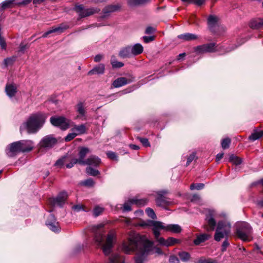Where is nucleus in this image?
<instances>
[{
  "instance_id": "nucleus-28",
  "label": "nucleus",
  "mask_w": 263,
  "mask_h": 263,
  "mask_svg": "<svg viewBox=\"0 0 263 263\" xmlns=\"http://www.w3.org/2000/svg\"><path fill=\"white\" fill-rule=\"evenodd\" d=\"M164 230L170 231L174 233H179L181 232L182 229L181 227L177 224H171L166 226H164Z\"/></svg>"
},
{
  "instance_id": "nucleus-19",
  "label": "nucleus",
  "mask_w": 263,
  "mask_h": 263,
  "mask_svg": "<svg viewBox=\"0 0 263 263\" xmlns=\"http://www.w3.org/2000/svg\"><path fill=\"white\" fill-rule=\"evenodd\" d=\"M158 242L162 246L169 247L173 246L175 243H179L180 240L174 237H169L167 240H165L163 237H161L159 239Z\"/></svg>"
},
{
  "instance_id": "nucleus-31",
  "label": "nucleus",
  "mask_w": 263,
  "mask_h": 263,
  "mask_svg": "<svg viewBox=\"0 0 263 263\" xmlns=\"http://www.w3.org/2000/svg\"><path fill=\"white\" fill-rule=\"evenodd\" d=\"M178 38L184 41H190L197 39L198 36L195 34L186 33L179 35Z\"/></svg>"
},
{
  "instance_id": "nucleus-60",
  "label": "nucleus",
  "mask_w": 263,
  "mask_h": 263,
  "mask_svg": "<svg viewBox=\"0 0 263 263\" xmlns=\"http://www.w3.org/2000/svg\"><path fill=\"white\" fill-rule=\"evenodd\" d=\"M66 162V158H63L61 159H59L57 161V162L55 163V165L58 166H61L63 165H64V163Z\"/></svg>"
},
{
  "instance_id": "nucleus-29",
  "label": "nucleus",
  "mask_w": 263,
  "mask_h": 263,
  "mask_svg": "<svg viewBox=\"0 0 263 263\" xmlns=\"http://www.w3.org/2000/svg\"><path fill=\"white\" fill-rule=\"evenodd\" d=\"M250 27L255 29L261 28L263 27V18H258L252 20L250 23Z\"/></svg>"
},
{
  "instance_id": "nucleus-49",
  "label": "nucleus",
  "mask_w": 263,
  "mask_h": 263,
  "mask_svg": "<svg viewBox=\"0 0 263 263\" xmlns=\"http://www.w3.org/2000/svg\"><path fill=\"white\" fill-rule=\"evenodd\" d=\"M129 201H130V200H129ZM132 203L129 202H125L124 203V205H123V211L124 212H128V211H130L132 210V209H131V204Z\"/></svg>"
},
{
  "instance_id": "nucleus-20",
  "label": "nucleus",
  "mask_w": 263,
  "mask_h": 263,
  "mask_svg": "<svg viewBox=\"0 0 263 263\" xmlns=\"http://www.w3.org/2000/svg\"><path fill=\"white\" fill-rule=\"evenodd\" d=\"M121 6L119 4L110 5L105 7L103 10V17L108 16L110 13L119 10Z\"/></svg>"
},
{
  "instance_id": "nucleus-36",
  "label": "nucleus",
  "mask_w": 263,
  "mask_h": 263,
  "mask_svg": "<svg viewBox=\"0 0 263 263\" xmlns=\"http://www.w3.org/2000/svg\"><path fill=\"white\" fill-rule=\"evenodd\" d=\"M151 0H128V4L130 6L144 5L150 2Z\"/></svg>"
},
{
  "instance_id": "nucleus-48",
  "label": "nucleus",
  "mask_w": 263,
  "mask_h": 263,
  "mask_svg": "<svg viewBox=\"0 0 263 263\" xmlns=\"http://www.w3.org/2000/svg\"><path fill=\"white\" fill-rule=\"evenodd\" d=\"M111 64L114 68H120L124 66V64L122 62L117 61H111Z\"/></svg>"
},
{
  "instance_id": "nucleus-39",
  "label": "nucleus",
  "mask_w": 263,
  "mask_h": 263,
  "mask_svg": "<svg viewBox=\"0 0 263 263\" xmlns=\"http://www.w3.org/2000/svg\"><path fill=\"white\" fill-rule=\"evenodd\" d=\"M16 56H12L10 58H7L4 60V64L6 67H7L9 65H12L16 60Z\"/></svg>"
},
{
  "instance_id": "nucleus-6",
  "label": "nucleus",
  "mask_w": 263,
  "mask_h": 263,
  "mask_svg": "<svg viewBox=\"0 0 263 263\" xmlns=\"http://www.w3.org/2000/svg\"><path fill=\"white\" fill-rule=\"evenodd\" d=\"M218 217V214L214 210H209L206 214L205 224L203 228L206 232H211L214 230L216 224V219Z\"/></svg>"
},
{
  "instance_id": "nucleus-4",
  "label": "nucleus",
  "mask_w": 263,
  "mask_h": 263,
  "mask_svg": "<svg viewBox=\"0 0 263 263\" xmlns=\"http://www.w3.org/2000/svg\"><path fill=\"white\" fill-rule=\"evenodd\" d=\"M252 228L247 222H239L236 224V234L242 240L250 241L252 238Z\"/></svg>"
},
{
  "instance_id": "nucleus-58",
  "label": "nucleus",
  "mask_w": 263,
  "mask_h": 263,
  "mask_svg": "<svg viewBox=\"0 0 263 263\" xmlns=\"http://www.w3.org/2000/svg\"><path fill=\"white\" fill-rule=\"evenodd\" d=\"M191 1L192 3H193L198 6H202L205 2V0H192Z\"/></svg>"
},
{
  "instance_id": "nucleus-62",
  "label": "nucleus",
  "mask_w": 263,
  "mask_h": 263,
  "mask_svg": "<svg viewBox=\"0 0 263 263\" xmlns=\"http://www.w3.org/2000/svg\"><path fill=\"white\" fill-rule=\"evenodd\" d=\"M196 263H209V258L206 259L204 257H201Z\"/></svg>"
},
{
  "instance_id": "nucleus-43",
  "label": "nucleus",
  "mask_w": 263,
  "mask_h": 263,
  "mask_svg": "<svg viewBox=\"0 0 263 263\" xmlns=\"http://www.w3.org/2000/svg\"><path fill=\"white\" fill-rule=\"evenodd\" d=\"M145 212L148 215V217H151V218L155 219L156 218V215L154 211V210L150 208H148L146 209Z\"/></svg>"
},
{
  "instance_id": "nucleus-23",
  "label": "nucleus",
  "mask_w": 263,
  "mask_h": 263,
  "mask_svg": "<svg viewBox=\"0 0 263 263\" xmlns=\"http://www.w3.org/2000/svg\"><path fill=\"white\" fill-rule=\"evenodd\" d=\"M105 65L103 64H100L95 66L91 70L88 72V75L102 74L104 73Z\"/></svg>"
},
{
  "instance_id": "nucleus-24",
  "label": "nucleus",
  "mask_w": 263,
  "mask_h": 263,
  "mask_svg": "<svg viewBox=\"0 0 263 263\" xmlns=\"http://www.w3.org/2000/svg\"><path fill=\"white\" fill-rule=\"evenodd\" d=\"M132 81L125 77H120L115 80L112 83V86L115 88L120 87L125 85Z\"/></svg>"
},
{
  "instance_id": "nucleus-22",
  "label": "nucleus",
  "mask_w": 263,
  "mask_h": 263,
  "mask_svg": "<svg viewBox=\"0 0 263 263\" xmlns=\"http://www.w3.org/2000/svg\"><path fill=\"white\" fill-rule=\"evenodd\" d=\"M73 127L71 128V131L76 133L77 135H81L84 134L86 133L87 128L84 124L80 125H71Z\"/></svg>"
},
{
  "instance_id": "nucleus-34",
  "label": "nucleus",
  "mask_w": 263,
  "mask_h": 263,
  "mask_svg": "<svg viewBox=\"0 0 263 263\" xmlns=\"http://www.w3.org/2000/svg\"><path fill=\"white\" fill-rule=\"evenodd\" d=\"M108 263H123V258L119 254H112L109 257Z\"/></svg>"
},
{
  "instance_id": "nucleus-53",
  "label": "nucleus",
  "mask_w": 263,
  "mask_h": 263,
  "mask_svg": "<svg viewBox=\"0 0 263 263\" xmlns=\"http://www.w3.org/2000/svg\"><path fill=\"white\" fill-rule=\"evenodd\" d=\"M139 140L141 142V143L145 146H149L150 144L148 142V140L146 138H139Z\"/></svg>"
},
{
  "instance_id": "nucleus-47",
  "label": "nucleus",
  "mask_w": 263,
  "mask_h": 263,
  "mask_svg": "<svg viewBox=\"0 0 263 263\" xmlns=\"http://www.w3.org/2000/svg\"><path fill=\"white\" fill-rule=\"evenodd\" d=\"M77 134L75 132H72L70 133H69L64 138L65 141H70L73 139H74L76 136Z\"/></svg>"
},
{
  "instance_id": "nucleus-7",
  "label": "nucleus",
  "mask_w": 263,
  "mask_h": 263,
  "mask_svg": "<svg viewBox=\"0 0 263 263\" xmlns=\"http://www.w3.org/2000/svg\"><path fill=\"white\" fill-rule=\"evenodd\" d=\"M52 125L60 128L62 130L67 129L70 126L71 121L63 116H52L50 119Z\"/></svg>"
},
{
  "instance_id": "nucleus-1",
  "label": "nucleus",
  "mask_w": 263,
  "mask_h": 263,
  "mask_svg": "<svg viewBox=\"0 0 263 263\" xmlns=\"http://www.w3.org/2000/svg\"><path fill=\"white\" fill-rule=\"evenodd\" d=\"M153 245V242L148 240L146 236L131 232L129 234L128 242L123 243V250L126 254L136 252L135 263H143Z\"/></svg>"
},
{
  "instance_id": "nucleus-64",
  "label": "nucleus",
  "mask_w": 263,
  "mask_h": 263,
  "mask_svg": "<svg viewBox=\"0 0 263 263\" xmlns=\"http://www.w3.org/2000/svg\"><path fill=\"white\" fill-rule=\"evenodd\" d=\"M72 209L77 211H80L83 210V208L81 205H76L72 206Z\"/></svg>"
},
{
  "instance_id": "nucleus-21",
  "label": "nucleus",
  "mask_w": 263,
  "mask_h": 263,
  "mask_svg": "<svg viewBox=\"0 0 263 263\" xmlns=\"http://www.w3.org/2000/svg\"><path fill=\"white\" fill-rule=\"evenodd\" d=\"M21 153L29 152L32 149V143L30 141H18Z\"/></svg>"
},
{
  "instance_id": "nucleus-59",
  "label": "nucleus",
  "mask_w": 263,
  "mask_h": 263,
  "mask_svg": "<svg viewBox=\"0 0 263 263\" xmlns=\"http://www.w3.org/2000/svg\"><path fill=\"white\" fill-rule=\"evenodd\" d=\"M156 31V29L151 26L147 27L145 31V33L147 34H152Z\"/></svg>"
},
{
  "instance_id": "nucleus-63",
  "label": "nucleus",
  "mask_w": 263,
  "mask_h": 263,
  "mask_svg": "<svg viewBox=\"0 0 263 263\" xmlns=\"http://www.w3.org/2000/svg\"><path fill=\"white\" fill-rule=\"evenodd\" d=\"M103 59V55L101 54L96 55L94 58V61L96 62H99Z\"/></svg>"
},
{
  "instance_id": "nucleus-54",
  "label": "nucleus",
  "mask_w": 263,
  "mask_h": 263,
  "mask_svg": "<svg viewBox=\"0 0 263 263\" xmlns=\"http://www.w3.org/2000/svg\"><path fill=\"white\" fill-rule=\"evenodd\" d=\"M83 184L86 186H92L94 184V181L92 179L90 178L85 180Z\"/></svg>"
},
{
  "instance_id": "nucleus-9",
  "label": "nucleus",
  "mask_w": 263,
  "mask_h": 263,
  "mask_svg": "<svg viewBox=\"0 0 263 263\" xmlns=\"http://www.w3.org/2000/svg\"><path fill=\"white\" fill-rule=\"evenodd\" d=\"M74 10L79 14L81 17H85L98 13L100 9L95 8H85L83 5H77L74 7Z\"/></svg>"
},
{
  "instance_id": "nucleus-18",
  "label": "nucleus",
  "mask_w": 263,
  "mask_h": 263,
  "mask_svg": "<svg viewBox=\"0 0 263 263\" xmlns=\"http://www.w3.org/2000/svg\"><path fill=\"white\" fill-rule=\"evenodd\" d=\"M218 17L211 15L208 18V24L209 28L212 32H215V29L217 27H218Z\"/></svg>"
},
{
  "instance_id": "nucleus-35",
  "label": "nucleus",
  "mask_w": 263,
  "mask_h": 263,
  "mask_svg": "<svg viewBox=\"0 0 263 263\" xmlns=\"http://www.w3.org/2000/svg\"><path fill=\"white\" fill-rule=\"evenodd\" d=\"M130 202L132 204H136L138 206H144L146 204L147 200L146 199H138L134 198L130 199Z\"/></svg>"
},
{
  "instance_id": "nucleus-16",
  "label": "nucleus",
  "mask_w": 263,
  "mask_h": 263,
  "mask_svg": "<svg viewBox=\"0 0 263 263\" xmlns=\"http://www.w3.org/2000/svg\"><path fill=\"white\" fill-rule=\"evenodd\" d=\"M90 152V149L86 147H81L79 149V158L77 159L78 163L81 165H85L86 159H85L86 155Z\"/></svg>"
},
{
  "instance_id": "nucleus-12",
  "label": "nucleus",
  "mask_w": 263,
  "mask_h": 263,
  "mask_svg": "<svg viewBox=\"0 0 263 263\" xmlns=\"http://www.w3.org/2000/svg\"><path fill=\"white\" fill-rule=\"evenodd\" d=\"M149 222V224L153 227V231L157 241L158 242L159 239L161 238L159 237L160 234L159 229L164 230V223L160 221L153 220H150Z\"/></svg>"
},
{
  "instance_id": "nucleus-11",
  "label": "nucleus",
  "mask_w": 263,
  "mask_h": 263,
  "mask_svg": "<svg viewBox=\"0 0 263 263\" xmlns=\"http://www.w3.org/2000/svg\"><path fill=\"white\" fill-rule=\"evenodd\" d=\"M57 141L52 135H48L42 139L39 144L42 148H51L57 144Z\"/></svg>"
},
{
  "instance_id": "nucleus-8",
  "label": "nucleus",
  "mask_w": 263,
  "mask_h": 263,
  "mask_svg": "<svg viewBox=\"0 0 263 263\" xmlns=\"http://www.w3.org/2000/svg\"><path fill=\"white\" fill-rule=\"evenodd\" d=\"M222 49H223V47L216 46V44L214 43H209L197 46L195 50L198 53H204L221 51Z\"/></svg>"
},
{
  "instance_id": "nucleus-61",
  "label": "nucleus",
  "mask_w": 263,
  "mask_h": 263,
  "mask_svg": "<svg viewBox=\"0 0 263 263\" xmlns=\"http://www.w3.org/2000/svg\"><path fill=\"white\" fill-rule=\"evenodd\" d=\"M170 263H179V259L175 256H171L169 258Z\"/></svg>"
},
{
  "instance_id": "nucleus-45",
  "label": "nucleus",
  "mask_w": 263,
  "mask_h": 263,
  "mask_svg": "<svg viewBox=\"0 0 263 263\" xmlns=\"http://www.w3.org/2000/svg\"><path fill=\"white\" fill-rule=\"evenodd\" d=\"M231 140L229 138H226L222 140L221 142V146L222 148L226 149L228 148L230 144Z\"/></svg>"
},
{
  "instance_id": "nucleus-25",
  "label": "nucleus",
  "mask_w": 263,
  "mask_h": 263,
  "mask_svg": "<svg viewBox=\"0 0 263 263\" xmlns=\"http://www.w3.org/2000/svg\"><path fill=\"white\" fill-rule=\"evenodd\" d=\"M101 163V159L97 156L91 155L86 159L85 165L98 166Z\"/></svg>"
},
{
  "instance_id": "nucleus-30",
  "label": "nucleus",
  "mask_w": 263,
  "mask_h": 263,
  "mask_svg": "<svg viewBox=\"0 0 263 263\" xmlns=\"http://www.w3.org/2000/svg\"><path fill=\"white\" fill-rule=\"evenodd\" d=\"M5 90L7 95L10 97H14L17 92V88L14 84H7Z\"/></svg>"
},
{
  "instance_id": "nucleus-15",
  "label": "nucleus",
  "mask_w": 263,
  "mask_h": 263,
  "mask_svg": "<svg viewBox=\"0 0 263 263\" xmlns=\"http://www.w3.org/2000/svg\"><path fill=\"white\" fill-rule=\"evenodd\" d=\"M18 141L10 144L6 149V153L9 157H13L21 153Z\"/></svg>"
},
{
  "instance_id": "nucleus-17",
  "label": "nucleus",
  "mask_w": 263,
  "mask_h": 263,
  "mask_svg": "<svg viewBox=\"0 0 263 263\" xmlns=\"http://www.w3.org/2000/svg\"><path fill=\"white\" fill-rule=\"evenodd\" d=\"M69 26L65 24H61L58 27H53L50 30L45 32L42 37L44 38L47 37L50 34L55 32L62 33L64 30H66L69 28Z\"/></svg>"
},
{
  "instance_id": "nucleus-14",
  "label": "nucleus",
  "mask_w": 263,
  "mask_h": 263,
  "mask_svg": "<svg viewBox=\"0 0 263 263\" xmlns=\"http://www.w3.org/2000/svg\"><path fill=\"white\" fill-rule=\"evenodd\" d=\"M46 224L53 232H58L60 231V228L59 223L57 222L56 219L52 214L49 215Z\"/></svg>"
},
{
  "instance_id": "nucleus-50",
  "label": "nucleus",
  "mask_w": 263,
  "mask_h": 263,
  "mask_svg": "<svg viewBox=\"0 0 263 263\" xmlns=\"http://www.w3.org/2000/svg\"><path fill=\"white\" fill-rule=\"evenodd\" d=\"M201 200V199L200 196L197 194L193 195L191 198L192 202H194L196 203H200Z\"/></svg>"
},
{
  "instance_id": "nucleus-5",
  "label": "nucleus",
  "mask_w": 263,
  "mask_h": 263,
  "mask_svg": "<svg viewBox=\"0 0 263 263\" xmlns=\"http://www.w3.org/2000/svg\"><path fill=\"white\" fill-rule=\"evenodd\" d=\"M231 226L230 223L226 220L219 221L214 235V239L219 241L222 238H228L231 232Z\"/></svg>"
},
{
  "instance_id": "nucleus-44",
  "label": "nucleus",
  "mask_w": 263,
  "mask_h": 263,
  "mask_svg": "<svg viewBox=\"0 0 263 263\" xmlns=\"http://www.w3.org/2000/svg\"><path fill=\"white\" fill-rule=\"evenodd\" d=\"M204 186V184L203 183H197V184H192L190 186V189L191 190H193L196 189L197 190H200L203 189Z\"/></svg>"
},
{
  "instance_id": "nucleus-40",
  "label": "nucleus",
  "mask_w": 263,
  "mask_h": 263,
  "mask_svg": "<svg viewBox=\"0 0 263 263\" xmlns=\"http://www.w3.org/2000/svg\"><path fill=\"white\" fill-rule=\"evenodd\" d=\"M86 172L88 175L92 176H96L100 174L99 171L94 169L90 166L87 167L86 168Z\"/></svg>"
},
{
  "instance_id": "nucleus-26",
  "label": "nucleus",
  "mask_w": 263,
  "mask_h": 263,
  "mask_svg": "<svg viewBox=\"0 0 263 263\" xmlns=\"http://www.w3.org/2000/svg\"><path fill=\"white\" fill-rule=\"evenodd\" d=\"M211 235L207 233H203L197 235L196 239L194 240L195 245H199L202 242H204L211 237Z\"/></svg>"
},
{
  "instance_id": "nucleus-33",
  "label": "nucleus",
  "mask_w": 263,
  "mask_h": 263,
  "mask_svg": "<svg viewBox=\"0 0 263 263\" xmlns=\"http://www.w3.org/2000/svg\"><path fill=\"white\" fill-rule=\"evenodd\" d=\"M263 136V130H254L249 136V139L251 141H254Z\"/></svg>"
},
{
  "instance_id": "nucleus-37",
  "label": "nucleus",
  "mask_w": 263,
  "mask_h": 263,
  "mask_svg": "<svg viewBox=\"0 0 263 263\" xmlns=\"http://www.w3.org/2000/svg\"><path fill=\"white\" fill-rule=\"evenodd\" d=\"M76 107L77 112L80 114V116H78L76 119L85 116L86 111L83 104L80 102L77 104Z\"/></svg>"
},
{
  "instance_id": "nucleus-3",
  "label": "nucleus",
  "mask_w": 263,
  "mask_h": 263,
  "mask_svg": "<svg viewBox=\"0 0 263 263\" xmlns=\"http://www.w3.org/2000/svg\"><path fill=\"white\" fill-rule=\"evenodd\" d=\"M45 121V117L43 114H32L20 127V130H26L29 134L36 133L43 126Z\"/></svg>"
},
{
  "instance_id": "nucleus-32",
  "label": "nucleus",
  "mask_w": 263,
  "mask_h": 263,
  "mask_svg": "<svg viewBox=\"0 0 263 263\" xmlns=\"http://www.w3.org/2000/svg\"><path fill=\"white\" fill-rule=\"evenodd\" d=\"M133 55H137L141 54L143 51V47L139 43H137L133 46H130Z\"/></svg>"
},
{
  "instance_id": "nucleus-41",
  "label": "nucleus",
  "mask_w": 263,
  "mask_h": 263,
  "mask_svg": "<svg viewBox=\"0 0 263 263\" xmlns=\"http://www.w3.org/2000/svg\"><path fill=\"white\" fill-rule=\"evenodd\" d=\"M230 161L235 165H239L241 164L242 162L241 159L240 158L234 155H232L231 156H230Z\"/></svg>"
},
{
  "instance_id": "nucleus-27",
  "label": "nucleus",
  "mask_w": 263,
  "mask_h": 263,
  "mask_svg": "<svg viewBox=\"0 0 263 263\" xmlns=\"http://www.w3.org/2000/svg\"><path fill=\"white\" fill-rule=\"evenodd\" d=\"M119 55L122 58H129L133 55L131 48L130 46H128L122 48L119 53Z\"/></svg>"
},
{
  "instance_id": "nucleus-10",
  "label": "nucleus",
  "mask_w": 263,
  "mask_h": 263,
  "mask_svg": "<svg viewBox=\"0 0 263 263\" xmlns=\"http://www.w3.org/2000/svg\"><path fill=\"white\" fill-rule=\"evenodd\" d=\"M167 194L166 191H160L157 192V196L156 198V202L158 206L164 209L171 204V201L166 198L165 195Z\"/></svg>"
},
{
  "instance_id": "nucleus-38",
  "label": "nucleus",
  "mask_w": 263,
  "mask_h": 263,
  "mask_svg": "<svg viewBox=\"0 0 263 263\" xmlns=\"http://www.w3.org/2000/svg\"><path fill=\"white\" fill-rule=\"evenodd\" d=\"M15 0H6L1 4V7L2 9H6L7 8H11L14 5Z\"/></svg>"
},
{
  "instance_id": "nucleus-55",
  "label": "nucleus",
  "mask_w": 263,
  "mask_h": 263,
  "mask_svg": "<svg viewBox=\"0 0 263 263\" xmlns=\"http://www.w3.org/2000/svg\"><path fill=\"white\" fill-rule=\"evenodd\" d=\"M76 160H77L76 158L72 159L70 163L66 164V167L69 168H71L73 166L74 164L78 163V161H77Z\"/></svg>"
},
{
  "instance_id": "nucleus-56",
  "label": "nucleus",
  "mask_w": 263,
  "mask_h": 263,
  "mask_svg": "<svg viewBox=\"0 0 263 263\" xmlns=\"http://www.w3.org/2000/svg\"><path fill=\"white\" fill-rule=\"evenodd\" d=\"M196 156V153H193L192 154L190 155V156L187 158L186 165H189L191 162L195 159Z\"/></svg>"
},
{
  "instance_id": "nucleus-57",
  "label": "nucleus",
  "mask_w": 263,
  "mask_h": 263,
  "mask_svg": "<svg viewBox=\"0 0 263 263\" xmlns=\"http://www.w3.org/2000/svg\"><path fill=\"white\" fill-rule=\"evenodd\" d=\"M230 243L228 240V238L226 239L223 242L222 246H221V251L224 252L226 250L227 247L229 246Z\"/></svg>"
},
{
  "instance_id": "nucleus-51",
  "label": "nucleus",
  "mask_w": 263,
  "mask_h": 263,
  "mask_svg": "<svg viewBox=\"0 0 263 263\" xmlns=\"http://www.w3.org/2000/svg\"><path fill=\"white\" fill-rule=\"evenodd\" d=\"M107 157L112 160H117L118 157L116 154L112 152H108L107 153Z\"/></svg>"
},
{
  "instance_id": "nucleus-42",
  "label": "nucleus",
  "mask_w": 263,
  "mask_h": 263,
  "mask_svg": "<svg viewBox=\"0 0 263 263\" xmlns=\"http://www.w3.org/2000/svg\"><path fill=\"white\" fill-rule=\"evenodd\" d=\"M179 256L181 260L183 261H187L190 258V254L186 252H180L179 253Z\"/></svg>"
},
{
  "instance_id": "nucleus-13",
  "label": "nucleus",
  "mask_w": 263,
  "mask_h": 263,
  "mask_svg": "<svg viewBox=\"0 0 263 263\" xmlns=\"http://www.w3.org/2000/svg\"><path fill=\"white\" fill-rule=\"evenodd\" d=\"M67 197L66 192L60 193L56 198L50 199V202L53 206L58 205L62 206L65 203Z\"/></svg>"
},
{
  "instance_id": "nucleus-2",
  "label": "nucleus",
  "mask_w": 263,
  "mask_h": 263,
  "mask_svg": "<svg viewBox=\"0 0 263 263\" xmlns=\"http://www.w3.org/2000/svg\"><path fill=\"white\" fill-rule=\"evenodd\" d=\"M104 225L99 224L92 226V230L95 233L94 240L97 246L101 247L105 255H109L116 240V235L115 232L110 231L105 239Z\"/></svg>"
},
{
  "instance_id": "nucleus-52",
  "label": "nucleus",
  "mask_w": 263,
  "mask_h": 263,
  "mask_svg": "<svg viewBox=\"0 0 263 263\" xmlns=\"http://www.w3.org/2000/svg\"><path fill=\"white\" fill-rule=\"evenodd\" d=\"M155 39L154 36H143V40L144 43H148L152 42Z\"/></svg>"
},
{
  "instance_id": "nucleus-46",
  "label": "nucleus",
  "mask_w": 263,
  "mask_h": 263,
  "mask_svg": "<svg viewBox=\"0 0 263 263\" xmlns=\"http://www.w3.org/2000/svg\"><path fill=\"white\" fill-rule=\"evenodd\" d=\"M104 211V209L102 207L97 206L95 208L93 209V215L97 217L101 214L103 211Z\"/></svg>"
}]
</instances>
